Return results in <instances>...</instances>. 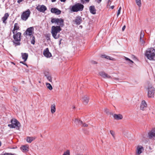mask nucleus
Returning a JSON list of instances; mask_svg holds the SVG:
<instances>
[{"label": "nucleus", "mask_w": 155, "mask_h": 155, "mask_svg": "<svg viewBox=\"0 0 155 155\" xmlns=\"http://www.w3.org/2000/svg\"><path fill=\"white\" fill-rule=\"evenodd\" d=\"M51 22L52 23H56L58 26H53L51 27V33L53 37L55 39L59 37L60 35L57 34L62 30L61 27L64 25V20L61 18H51Z\"/></svg>", "instance_id": "obj_1"}, {"label": "nucleus", "mask_w": 155, "mask_h": 155, "mask_svg": "<svg viewBox=\"0 0 155 155\" xmlns=\"http://www.w3.org/2000/svg\"><path fill=\"white\" fill-rule=\"evenodd\" d=\"M145 56L150 60H155V48H150L147 49L145 53Z\"/></svg>", "instance_id": "obj_2"}, {"label": "nucleus", "mask_w": 155, "mask_h": 155, "mask_svg": "<svg viewBox=\"0 0 155 155\" xmlns=\"http://www.w3.org/2000/svg\"><path fill=\"white\" fill-rule=\"evenodd\" d=\"M11 124H8V126L11 128H16L17 130H19L21 127V124L19 121L15 119H12L11 120Z\"/></svg>", "instance_id": "obj_3"}, {"label": "nucleus", "mask_w": 155, "mask_h": 155, "mask_svg": "<svg viewBox=\"0 0 155 155\" xmlns=\"http://www.w3.org/2000/svg\"><path fill=\"white\" fill-rule=\"evenodd\" d=\"M21 35V33L20 32H18L16 34L15 33L14 34L13 36L14 40L13 41V42L15 45V46L20 45L21 40L20 37Z\"/></svg>", "instance_id": "obj_4"}, {"label": "nucleus", "mask_w": 155, "mask_h": 155, "mask_svg": "<svg viewBox=\"0 0 155 155\" xmlns=\"http://www.w3.org/2000/svg\"><path fill=\"white\" fill-rule=\"evenodd\" d=\"M84 6L80 3H78L73 6L71 8V10L73 12H78L82 11L83 10Z\"/></svg>", "instance_id": "obj_5"}, {"label": "nucleus", "mask_w": 155, "mask_h": 155, "mask_svg": "<svg viewBox=\"0 0 155 155\" xmlns=\"http://www.w3.org/2000/svg\"><path fill=\"white\" fill-rule=\"evenodd\" d=\"M147 96L148 97H153L155 93V89L151 86H149L147 88Z\"/></svg>", "instance_id": "obj_6"}, {"label": "nucleus", "mask_w": 155, "mask_h": 155, "mask_svg": "<svg viewBox=\"0 0 155 155\" xmlns=\"http://www.w3.org/2000/svg\"><path fill=\"white\" fill-rule=\"evenodd\" d=\"M30 12H31L29 9L24 12L21 16V19L24 21L26 20L29 16Z\"/></svg>", "instance_id": "obj_7"}, {"label": "nucleus", "mask_w": 155, "mask_h": 155, "mask_svg": "<svg viewBox=\"0 0 155 155\" xmlns=\"http://www.w3.org/2000/svg\"><path fill=\"white\" fill-rule=\"evenodd\" d=\"M34 28L33 27H30L28 28L26 31L24 32L23 35L27 36H31L32 35L33 33Z\"/></svg>", "instance_id": "obj_8"}, {"label": "nucleus", "mask_w": 155, "mask_h": 155, "mask_svg": "<svg viewBox=\"0 0 155 155\" xmlns=\"http://www.w3.org/2000/svg\"><path fill=\"white\" fill-rule=\"evenodd\" d=\"M82 21V18L80 16H78L75 18V19L73 20L74 23L77 25H80Z\"/></svg>", "instance_id": "obj_9"}, {"label": "nucleus", "mask_w": 155, "mask_h": 155, "mask_svg": "<svg viewBox=\"0 0 155 155\" xmlns=\"http://www.w3.org/2000/svg\"><path fill=\"white\" fill-rule=\"evenodd\" d=\"M148 137L149 139H152L155 140V128L153 129L148 133Z\"/></svg>", "instance_id": "obj_10"}, {"label": "nucleus", "mask_w": 155, "mask_h": 155, "mask_svg": "<svg viewBox=\"0 0 155 155\" xmlns=\"http://www.w3.org/2000/svg\"><path fill=\"white\" fill-rule=\"evenodd\" d=\"M36 9L39 11L42 12H44L47 10L46 7L44 5H39L36 7Z\"/></svg>", "instance_id": "obj_11"}, {"label": "nucleus", "mask_w": 155, "mask_h": 155, "mask_svg": "<svg viewBox=\"0 0 155 155\" xmlns=\"http://www.w3.org/2000/svg\"><path fill=\"white\" fill-rule=\"evenodd\" d=\"M43 54L47 58L50 57L51 56V54L49 52L48 48H46L44 50Z\"/></svg>", "instance_id": "obj_12"}, {"label": "nucleus", "mask_w": 155, "mask_h": 155, "mask_svg": "<svg viewBox=\"0 0 155 155\" xmlns=\"http://www.w3.org/2000/svg\"><path fill=\"white\" fill-rule=\"evenodd\" d=\"M51 13L58 15L60 14L61 12V11L55 8H52L51 9Z\"/></svg>", "instance_id": "obj_13"}, {"label": "nucleus", "mask_w": 155, "mask_h": 155, "mask_svg": "<svg viewBox=\"0 0 155 155\" xmlns=\"http://www.w3.org/2000/svg\"><path fill=\"white\" fill-rule=\"evenodd\" d=\"M147 107V104L146 102L145 101H143L140 105V109L142 110H144Z\"/></svg>", "instance_id": "obj_14"}, {"label": "nucleus", "mask_w": 155, "mask_h": 155, "mask_svg": "<svg viewBox=\"0 0 155 155\" xmlns=\"http://www.w3.org/2000/svg\"><path fill=\"white\" fill-rule=\"evenodd\" d=\"M100 75L104 78H110L111 77L106 73L101 71L99 73Z\"/></svg>", "instance_id": "obj_15"}, {"label": "nucleus", "mask_w": 155, "mask_h": 155, "mask_svg": "<svg viewBox=\"0 0 155 155\" xmlns=\"http://www.w3.org/2000/svg\"><path fill=\"white\" fill-rule=\"evenodd\" d=\"M143 149V147L141 146H138L137 148L136 154L137 155H140L142 153V150Z\"/></svg>", "instance_id": "obj_16"}, {"label": "nucleus", "mask_w": 155, "mask_h": 155, "mask_svg": "<svg viewBox=\"0 0 155 155\" xmlns=\"http://www.w3.org/2000/svg\"><path fill=\"white\" fill-rule=\"evenodd\" d=\"M113 117L115 119L117 120H121L123 118L122 115L120 114H114L113 115Z\"/></svg>", "instance_id": "obj_17"}, {"label": "nucleus", "mask_w": 155, "mask_h": 155, "mask_svg": "<svg viewBox=\"0 0 155 155\" xmlns=\"http://www.w3.org/2000/svg\"><path fill=\"white\" fill-rule=\"evenodd\" d=\"M89 10L91 13L93 14H96V10L94 6H91L89 7Z\"/></svg>", "instance_id": "obj_18"}, {"label": "nucleus", "mask_w": 155, "mask_h": 155, "mask_svg": "<svg viewBox=\"0 0 155 155\" xmlns=\"http://www.w3.org/2000/svg\"><path fill=\"white\" fill-rule=\"evenodd\" d=\"M36 138L35 137H27L26 141L27 142L31 143L32 141L35 140Z\"/></svg>", "instance_id": "obj_19"}, {"label": "nucleus", "mask_w": 155, "mask_h": 155, "mask_svg": "<svg viewBox=\"0 0 155 155\" xmlns=\"http://www.w3.org/2000/svg\"><path fill=\"white\" fill-rule=\"evenodd\" d=\"M19 27L18 23H15L14 24V28L12 30V33L13 34L15 33L17 31H15L16 30H18L19 29Z\"/></svg>", "instance_id": "obj_20"}, {"label": "nucleus", "mask_w": 155, "mask_h": 155, "mask_svg": "<svg viewBox=\"0 0 155 155\" xmlns=\"http://www.w3.org/2000/svg\"><path fill=\"white\" fill-rule=\"evenodd\" d=\"M21 56L22 58L24 60V61H25L28 57V54L26 53H21Z\"/></svg>", "instance_id": "obj_21"}, {"label": "nucleus", "mask_w": 155, "mask_h": 155, "mask_svg": "<svg viewBox=\"0 0 155 155\" xmlns=\"http://www.w3.org/2000/svg\"><path fill=\"white\" fill-rule=\"evenodd\" d=\"M21 149L24 152H27L29 150V146L28 145H24L21 147Z\"/></svg>", "instance_id": "obj_22"}, {"label": "nucleus", "mask_w": 155, "mask_h": 155, "mask_svg": "<svg viewBox=\"0 0 155 155\" xmlns=\"http://www.w3.org/2000/svg\"><path fill=\"white\" fill-rule=\"evenodd\" d=\"M9 16V14L8 13H6L4 15L3 17L2 18V20L3 23H5V21L7 19Z\"/></svg>", "instance_id": "obj_23"}, {"label": "nucleus", "mask_w": 155, "mask_h": 155, "mask_svg": "<svg viewBox=\"0 0 155 155\" xmlns=\"http://www.w3.org/2000/svg\"><path fill=\"white\" fill-rule=\"evenodd\" d=\"M89 98L87 96H85L83 97V101L86 104H87L89 101Z\"/></svg>", "instance_id": "obj_24"}, {"label": "nucleus", "mask_w": 155, "mask_h": 155, "mask_svg": "<svg viewBox=\"0 0 155 155\" xmlns=\"http://www.w3.org/2000/svg\"><path fill=\"white\" fill-rule=\"evenodd\" d=\"M101 57L102 58H105L107 59H109L110 60H113V58H112L109 56L107 55L106 54H103V55H101Z\"/></svg>", "instance_id": "obj_25"}, {"label": "nucleus", "mask_w": 155, "mask_h": 155, "mask_svg": "<svg viewBox=\"0 0 155 155\" xmlns=\"http://www.w3.org/2000/svg\"><path fill=\"white\" fill-rule=\"evenodd\" d=\"M56 111L55 105L54 104H52L51 107V112L52 114H54Z\"/></svg>", "instance_id": "obj_26"}, {"label": "nucleus", "mask_w": 155, "mask_h": 155, "mask_svg": "<svg viewBox=\"0 0 155 155\" xmlns=\"http://www.w3.org/2000/svg\"><path fill=\"white\" fill-rule=\"evenodd\" d=\"M74 123L77 125L79 124L81 125V124H83V121L79 119H75L74 121Z\"/></svg>", "instance_id": "obj_27"}, {"label": "nucleus", "mask_w": 155, "mask_h": 155, "mask_svg": "<svg viewBox=\"0 0 155 155\" xmlns=\"http://www.w3.org/2000/svg\"><path fill=\"white\" fill-rule=\"evenodd\" d=\"M30 39L31 40V43L33 45H34L35 42V37L33 35L30 36Z\"/></svg>", "instance_id": "obj_28"}, {"label": "nucleus", "mask_w": 155, "mask_h": 155, "mask_svg": "<svg viewBox=\"0 0 155 155\" xmlns=\"http://www.w3.org/2000/svg\"><path fill=\"white\" fill-rule=\"evenodd\" d=\"M46 85L47 87L50 90H51L52 89V87L51 84L49 83H46Z\"/></svg>", "instance_id": "obj_29"}, {"label": "nucleus", "mask_w": 155, "mask_h": 155, "mask_svg": "<svg viewBox=\"0 0 155 155\" xmlns=\"http://www.w3.org/2000/svg\"><path fill=\"white\" fill-rule=\"evenodd\" d=\"M135 1L137 5H138L139 7H140L141 6V0H135Z\"/></svg>", "instance_id": "obj_30"}, {"label": "nucleus", "mask_w": 155, "mask_h": 155, "mask_svg": "<svg viewBox=\"0 0 155 155\" xmlns=\"http://www.w3.org/2000/svg\"><path fill=\"white\" fill-rule=\"evenodd\" d=\"M45 76L47 78V79L50 82L52 81V78L50 75L47 74H45Z\"/></svg>", "instance_id": "obj_31"}, {"label": "nucleus", "mask_w": 155, "mask_h": 155, "mask_svg": "<svg viewBox=\"0 0 155 155\" xmlns=\"http://www.w3.org/2000/svg\"><path fill=\"white\" fill-rule=\"evenodd\" d=\"M124 58H125V60L127 61H128V62L129 64H133L134 63V62L130 60L129 58H128L126 57H124Z\"/></svg>", "instance_id": "obj_32"}, {"label": "nucleus", "mask_w": 155, "mask_h": 155, "mask_svg": "<svg viewBox=\"0 0 155 155\" xmlns=\"http://www.w3.org/2000/svg\"><path fill=\"white\" fill-rule=\"evenodd\" d=\"M144 36V33L142 31H141L140 36V38L142 39L143 38Z\"/></svg>", "instance_id": "obj_33"}, {"label": "nucleus", "mask_w": 155, "mask_h": 155, "mask_svg": "<svg viewBox=\"0 0 155 155\" xmlns=\"http://www.w3.org/2000/svg\"><path fill=\"white\" fill-rule=\"evenodd\" d=\"M104 111L107 114H112L111 113L109 112V110L108 109L105 108L104 109Z\"/></svg>", "instance_id": "obj_34"}, {"label": "nucleus", "mask_w": 155, "mask_h": 155, "mask_svg": "<svg viewBox=\"0 0 155 155\" xmlns=\"http://www.w3.org/2000/svg\"><path fill=\"white\" fill-rule=\"evenodd\" d=\"M70 151L69 150H67L66 152H64L63 155H70Z\"/></svg>", "instance_id": "obj_35"}, {"label": "nucleus", "mask_w": 155, "mask_h": 155, "mask_svg": "<svg viewBox=\"0 0 155 155\" xmlns=\"http://www.w3.org/2000/svg\"><path fill=\"white\" fill-rule=\"evenodd\" d=\"M110 132L112 136L114 138L115 137L114 132L112 130H110Z\"/></svg>", "instance_id": "obj_36"}, {"label": "nucleus", "mask_w": 155, "mask_h": 155, "mask_svg": "<svg viewBox=\"0 0 155 155\" xmlns=\"http://www.w3.org/2000/svg\"><path fill=\"white\" fill-rule=\"evenodd\" d=\"M81 125H82V126L84 127H87L88 126V125L85 123H84L83 122V124H81Z\"/></svg>", "instance_id": "obj_37"}, {"label": "nucleus", "mask_w": 155, "mask_h": 155, "mask_svg": "<svg viewBox=\"0 0 155 155\" xmlns=\"http://www.w3.org/2000/svg\"><path fill=\"white\" fill-rule=\"evenodd\" d=\"M140 42L141 45L145 43L143 39V38L140 39Z\"/></svg>", "instance_id": "obj_38"}, {"label": "nucleus", "mask_w": 155, "mask_h": 155, "mask_svg": "<svg viewBox=\"0 0 155 155\" xmlns=\"http://www.w3.org/2000/svg\"><path fill=\"white\" fill-rule=\"evenodd\" d=\"M13 89H14V90L16 92H17L18 91V89L16 87H13Z\"/></svg>", "instance_id": "obj_39"}, {"label": "nucleus", "mask_w": 155, "mask_h": 155, "mask_svg": "<svg viewBox=\"0 0 155 155\" xmlns=\"http://www.w3.org/2000/svg\"><path fill=\"white\" fill-rule=\"evenodd\" d=\"M91 62L92 63V64H97V62L96 61H91Z\"/></svg>", "instance_id": "obj_40"}, {"label": "nucleus", "mask_w": 155, "mask_h": 155, "mask_svg": "<svg viewBox=\"0 0 155 155\" xmlns=\"http://www.w3.org/2000/svg\"><path fill=\"white\" fill-rule=\"evenodd\" d=\"M120 11L119 10H118V12H117V17L118 16V15L120 14Z\"/></svg>", "instance_id": "obj_41"}, {"label": "nucleus", "mask_w": 155, "mask_h": 155, "mask_svg": "<svg viewBox=\"0 0 155 155\" xmlns=\"http://www.w3.org/2000/svg\"><path fill=\"white\" fill-rule=\"evenodd\" d=\"M95 1H96V2L98 3H101V2L102 0H95Z\"/></svg>", "instance_id": "obj_42"}, {"label": "nucleus", "mask_w": 155, "mask_h": 155, "mask_svg": "<svg viewBox=\"0 0 155 155\" xmlns=\"http://www.w3.org/2000/svg\"><path fill=\"white\" fill-rule=\"evenodd\" d=\"M125 28H126L125 25H124L123 26V27L122 28V30L123 31H124V30Z\"/></svg>", "instance_id": "obj_43"}, {"label": "nucleus", "mask_w": 155, "mask_h": 155, "mask_svg": "<svg viewBox=\"0 0 155 155\" xmlns=\"http://www.w3.org/2000/svg\"><path fill=\"white\" fill-rule=\"evenodd\" d=\"M23 0H18V3H20V2H21Z\"/></svg>", "instance_id": "obj_44"}, {"label": "nucleus", "mask_w": 155, "mask_h": 155, "mask_svg": "<svg viewBox=\"0 0 155 155\" xmlns=\"http://www.w3.org/2000/svg\"><path fill=\"white\" fill-rule=\"evenodd\" d=\"M114 8V6H112L110 7V8L112 9H113Z\"/></svg>", "instance_id": "obj_45"}, {"label": "nucleus", "mask_w": 155, "mask_h": 155, "mask_svg": "<svg viewBox=\"0 0 155 155\" xmlns=\"http://www.w3.org/2000/svg\"><path fill=\"white\" fill-rule=\"evenodd\" d=\"M61 2H65L66 0H60Z\"/></svg>", "instance_id": "obj_46"}, {"label": "nucleus", "mask_w": 155, "mask_h": 155, "mask_svg": "<svg viewBox=\"0 0 155 155\" xmlns=\"http://www.w3.org/2000/svg\"><path fill=\"white\" fill-rule=\"evenodd\" d=\"M20 63H21V64H24V63H24V62H23V61H20Z\"/></svg>", "instance_id": "obj_47"}, {"label": "nucleus", "mask_w": 155, "mask_h": 155, "mask_svg": "<svg viewBox=\"0 0 155 155\" xmlns=\"http://www.w3.org/2000/svg\"><path fill=\"white\" fill-rule=\"evenodd\" d=\"M52 2H54L56 1V0H51Z\"/></svg>", "instance_id": "obj_48"}, {"label": "nucleus", "mask_w": 155, "mask_h": 155, "mask_svg": "<svg viewBox=\"0 0 155 155\" xmlns=\"http://www.w3.org/2000/svg\"><path fill=\"white\" fill-rule=\"evenodd\" d=\"M62 40V39H61L59 41V45H60L61 44V41Z\"/></svg>", "instance_id": "obj_49"}, {"label": "nucleus", "mask_w": 155, "mask_h": 155, "mask_svg": "<svg viewBox=\"0 0 155 155\" xmlns=\"http://www.w3.org/2000/svg\"><path fill=\"white\" fill-rule=\"evenodd\" d=\"M121 7H120V8H119L118 10H119L120 11H121Z\"/></svg>", "instance_id": "obj_50"}, {"label": "nucleus", "mask_w": 155, "mask_h": 155, "mask_svg": "<svg viewBox=\"0 0 155 155\" xmlns=\"http://www.w3.org/2000/svg\"><path fill=\"white\" fill-rule=\"evenodd\" d=\"M24 64L26 65L27 66V67H28V66L25 63H24Z\"/></svg>", "instance_id": "obj_51"}, {"label": "nucleus", "mask_w": 155, "mask_h": 155, "mask_svg": "<svg viewBox=\"0 0 155 155\" xmlns=\"http://www.w3.org/2000/svg\"><path fill=\"white\" fill-rule=\"evenodd\" d=\"M11 63L14 65H15V64L13 62H11Z\"/></svg>", "instance_id": "obj_52"}, {"label": "nucleus", "mask_w": 155, "mask_h": 155, "mask_svg": "<svg viewBox=\"0 0 155 155\" xmlns=\"http://www.w3.org/2000/svg\"><path fill=\"white\" fill-rule=\"evenodd\" d=\"M114 79L115 80H118V78H114Z\"/></svg>", "instance_id": "obj_53"}, {"label": "nucleus", "mask_w": 155, "mask_h": 155, "mask_svg": "<svg viewBox=\"0 0 155 155\" xmlns=\"http://www.w3.org/2000/svg\"><path fill=\"white\" fill-rule=\"evenodd\" d=\"M1 142L0 141V146H1Z\"/></svg>", "instance_id": "obj_54"}, {"label": "nucleus", "mask_w": 155, "mask_h": 155, "mask_svg": "<svg viewBox=\"0 0 155 155\" xmlns=\"http://www.w3.org/2000/svg\"><path fill=\"white\" fill-rule=\"evenodd\" d=\"M110 2H111V1H110V0H109V1H108V3H109Z\"/></svg>", "instance_id": "obj_55"}, {"label": "nucleus", "mask_w": 155, "mask_h": 155, "mask_svg": "<svg viewBox=\"0 0 155 155\" xmlns=\"http://www.w3.org/2000/svg\"><path fill=\"white\" fill-rule=\"evenodd\" d=\"M75 108V106H74L73 107V109H74Z\"/></svg>", "instance_id": "obj_56"}, {"label": "nucleus", "mask_w": 155, "mask_h": 155, "mask_svg": "<svg viewBox=\"0 0 155 155\" xmlns=\"http://www.w3.org/2000/svg\"><path fill=\"white\" fill-rule=\"evenodd\" d=\"M77 155H81L80 154H78Z\"/></svg>", "instance_id": "obj_57"}]
</instances>
